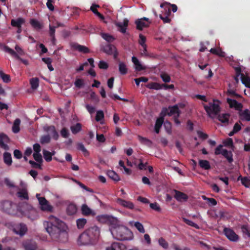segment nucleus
Here are the masks:
<instances>
[{
	"label": "nucleus",
	"instance_id": "15",
	"mask_svg": "<svg viewBox=\"0 0 250 250\" xmlns=\"http://www.w3.org/2000/svg\"><path fill=\"white\" fill-rule=\"evenodd\" d=\"M224 232L226 237L231 241L236 242L239 240V237L238 235L230 229L224 228Z\"/></svg>",
	"mask_w": 250,
	"mask_h": 250
},
{
	"label": "nucleus",
	"instance_id": "13",
	"mask_svg": "<svg viewBox=\"0 0 250 250\" xmlns=\"http://www.w3.org/2000/svg\"><path fill=\"white\" fill-rule=\"evenodd\" d=\"M78 242V243L81 245H87L94 244L84 231L79 236Z\"/></svg>",
	"mask_w": 250,
	"mask_h": 250
},
{
	"label": "nucleus",
	"instance_id": "63",
	"mask_svg": "<svg viewBox=\"0 0 250 250\" xmlns=\"http://www.w3.org/2000/svg\"><path fill=\"white\" fill-rule=\"evenodd\" d=\"M197 133L198 135V137L200 139L204 140L207 139L208 137V136L207 134H206L201 131H200V130H198L197 131Z\"/></svg>",
	"mask_w": 250,
	"mask_h": 250
},
{
	"label": "nucleus",
	"instance_id": "39",
	"mask_svg": "<svg viewBox=\"0 0 250 250\" xmlns=\"http://www.w3.org/2000/svg\"><path fill=\"white\" fill-rule=\"evenodd\" d=\"M119 70L122 75H125L127 73V68L125 64L123 62H120L119 64Z\"/></svg>",
	"mask_w": 250,
	"mask_h": 250
},
{
	"label": "nucleus",
	"instance_id": "62",
	"mask_svg": "<svg viewBox=\"0 0 250 250\" xmlns=\"http://www.w3.org/2000/svg\"><path fill=\"white\" fill-rule=\"evenodd\" d=\"M84 85L83 80L81 79H77L75 82L76 87L80 88Z\"/></svg>",
	"mask_w": 250,
	"mask_h": 250
},
{
	"label": "nucleus",
	"instance_id": "31",
	"mask_svg": "<svg viewBox=\"0 0 250 250\" xmlns=\"http://www.w3.org/2000/svg\"><path fill=\"white\" fill-rule=\"evenodd\" d=\"M132 61L134 64L135 69L137 71H140L145 69V68L143 67L142 65L141 64V63L140 62L138 59L136 57L134 56L132 57Z\"/></svg>",
	"mask_w": 250,
	"mask_h": 250
},
{
	"label": "nucleus",
	"instance_id": "12",
	"mask_svg": "<svg viewBox=\"0 0 250 250\" xmlns=\"http://www.w3.org/2000/svg\"><path fill=\"white\" fill-rule=\"evenodd\" d=\"M4 49L5 52H7L16 59L20 60L25 65H27L29 64V62L27 60L23 59L21 58L20 56L16 52V51H15L12 49L10 48L8 46H5L4 47Z\"/></svg>",
	"mask_w": 250,
	"mask_h": 250
},
{
	"label": "nucleus",
	"instance_id": "45",
	"mask_svg": "<svg viewBox=\"0 0 250 250\" xmlns=\"http://www.w3.org/2000/svg\"><path fill=\"white\" fill-rule=\"evenodd\" d=\"M39 80L38 78H33L30 81L31 88L36 89L39 86Z\"/></svg>",
	"mask_w": 250,
	"mask_h": 250
},
{
	"label": "nucleus",
	"instance_id": "25",
	"mask_svg": "<svg viewBox=\"0 0 250 250\" xmlns=\"http://www.w3.org/2000/svg\"><path fill=\"white\" fill-rule=\"evenodd\" d=\"M17 195L21 199H25L27 200L29 199L27 190L25 188L19 189L17 192Z\"/></svg>",
	"mask_w": 250,
	"mask_h": 250
},
{
	"label": "nucleus",
	"instance_id": "27",
	"mask_svg": "<svg viewBox=\"0 0 250 250\" xmlns=\"http://www.w3.org/2000/svg\"><path fill=\"white\" fill-rule=\"evenodd\" d=\"M163 86H166V84H160L155 82L150 83L146 85V87L150 89L159 90L163 88Z\"/></svg>",
	"mask_w": 250,
	"mask_h": 250
},
{
	"label": "nucleus",
	"instance_id": "23",
	"mask_svg": "<svg viewBox=\"0 0 250 250\" xmlns=\"http://www.w3.org/2000/svg\"><path fill=\"white\" fill-rule=\"evenodd\" d=\"M36 162L30 160L29 163L31 164V166L33 168H39L41 169V164L42 162V157H34Z\"/></svg>",
	"mask_w": 250,
	"mask_h": 250
},
{
	"label": "nucleus",
	"instance_id": "58",
	"mask_svg": "<svg viewBox=\"0 0 250 250\" xmlns=\"http://www.w3.org/2000/svg\"><path fill=\"white\" fill-rule=\"evenodd\" d=\"M241 182L243 185H244L246 187H250V178L248 177H244L241 178Z\"/></svg>",
	"mask_w": 250,
	"mask_h": 250
},
{
	"label": "nucleus",
	"instance_id": "64",
	"mask_svg": "<svg viewBox=\"0 0 250 250\" xmlns=\"http://www.w3.org/2000/svg\"><path fill=\"white\" fill-rule=\"evenodd\" d=\"M61 134L62 137L66 138L69 135L68 130L66 128L64 127L61 131Z\"/></svg>",
	"mask_w": 250,
	"mask_h": 250
},
{
	"label": "nucleus",
	"instance_id": "33",
	"mask_svg": "<svg viewBox=\"0 0 250 250\" xmlns=\"http://www.w3.org/2000/svg\"><path fill=\"white\" fill-rule=\"evenodd\" d=\"M209 52L221 57H224L225 56V53L220 48H212L210 49Z\"/></svg>",
	"mask_w": 250,
	"mask_h": 250
},
{
	"label": "nucleus",
	"instance_id": "22",
	"mask_svg": "<svg viewBox=\"0 0 250 250\" xmlns=\"http://www.w3.org/2000/svg\"><path fill=\"white\" fill-rule=\"evenodd\" d=\"M168 109L169 112V116H171L174 114H176V115H177V117L180 116L181 112L179 109L178 105L177 104H175L173 106H169Z\"/></svg>",
	"mask_w": 250,
	"mask_h": 250
},
{
	"label": "nucleus",
	"instance_id": "35",
	"mask_svg": "<svg viewBox=\"0 0 250 250\" xmlns=\"http://www.w3.org/2000/svg\"><path fill=\"white\" fill-rule=\"evenodd\" d=\"M107 175L110 178L115 181H119L120 180L119 175L113 170H108L107 172Z\"/></svg>",
	"mask_w": 250,
	"mask_h": 250
},
{
	"label": "nucleus",
	"instance_id": "56",
	"mask_svg": "<svg viewBox=\"0 0 250 250\" xmlns=\"http://www.w3.org/2000/svg\"><path fill=\"white\" fill-rule=\"evenodd\" d=\"M159 244L164 249H167L168 247V243L163 238H160L158 241Z\"/></svg>",
	"mask_w": 250,
	"mask_h": 250
},
{
	"label": "nucleus",
	"instance_id": "60",
	"mask_svg": "<svg viewBox=\"0 0 250 250\" xmlns=\"http://www.w3.org/2000/svg\"><path fill=\"white\" fill-rule=\"evenodd\" d=\"M98 66L100 69H106L108 68V64L104 61H100L98 64Z\"/></svg>",
	"mask_w": 250,
	"mask_h": 250
},
{
	"label": "nucleus",
	"instance_id": "2",
	"mask_svg": "<svg viewBox=\"0 0 250 250\" xmlns=\"http://www.w3.org/2000/svg\"><path fill=\"white\" fill-rule=\"evenodd\" d=\"M218 101L214 100L213 102H210L208 105L204 104L203 106L208 115L210 118L213 119L215 116H217L218 120L221 123L228 125L229 114L228 113L219 114L221 111V108L218 104L216 103Z\"/></svg>",
	"mask_w": 250,
	"mask_h": 250
},
{
	"label": "nucleus",
	"instance_id": "32",
	"mask_svg": "<svg viewBox=\"0 0 250 250\" xmlns=\"http://www.w3.org/2000/svg\"><path fill=\"white\" fill-rule=\"evenodd\" d=\"M66 211L68 214L72 215L77 212V208L75 205L70 204L68 206Z\"/></svg>",
	"mask_w": 250,
	"mask_h": 250
},
{
	"label": "nucleus",
	"instance_id": "18",
	"mask_svg": "<svg viewBox=\"0 0 250 250\" xmlns=\"http://www.w3.org/2000/svg\"><path fill=\"white\" fill-rule=\"evenodd\" d=\"M227 102L230 108H234L235 109L239 111L242 110L243 104L241 103H238L236 100L228 98L227 99Z\"/></svg>",
	"mask_w": 250,
	"mask_h": 250
},
{
	"label": "nucleus",
	"instance_id": "54",
	"mask_svg": "<svg viewBox=\"0 0 250 250\" xmlns=\"http://www.w3.org/2000/svg\"><path fill=\"white\" fill-rule=\"evenodd\" d=\"M147 162H143L142 160H140V163L138 165V167L140 170H146L147 168Z\"/></svg>",
	"mask_w": 250,
	"mask_h": 250
},
{
	"label": "nucleus",
	"instance_id": "9",
	"mask_svg": "<svg viewBox=\"0 0 250 250\" xmlns=\"http://www.w3.org/2000/svg\"><path fill=\"white\" fill-rule=\"evenodd\" d=\"M27 230L28 229L26 225L21 223L15 225L13 228V231L15 233L21 236L24 235L26 233Z\"/></svg>",
	"mask_w": 250,
	"mask_h": 250
},
{
	"label": "nucleus",
	"instance_id": "5",
	"mask_svg": "<svg viewBox=\"0 0 250 250\" xmlns=\"http://www.w3.org/2000/svg\"><path fill=\"white\" fill-rule=\"evenodd\" d=\"M0 209L12 215H16L19 210L17 205L9 200H4L0 202Z\"/></svg>",
	"mask_w": 250,
	"mask_h": 250
},
{
	"label": "nucleus",
	"instance_id": "14",
	"mask_svg": "<svg viewBox=\"0 0 250 250\" xmlns=\"http://www.w3.org/2000/svg\"><path fill=\"white\" fill-rule=\"evenodd\" d=\"M103 51L108 55H113L115 59H116L118 55L116 48L113 44H108L105 45L103 48Z\"/></svg>",
	"mask_w": 250,
	"mask_h": 250
},
{
	"label": "nucleus",
	"instance_id": "24",
	"mask_svg": "<svg viewBox=\"0 0 250 250\" xmlns=\"http://www.w3.org/2000/svg\"><path fill=\"white\" fill-rule=\"evenodd\" d=\"M128 21L126 19L124 20L123 22H117L116 25L119 27V30L122 33L126 32V27L128 25Z\"/></svg>",
	"mask_w": 250,
	"mask_h": 250
},
{
	"label": "nucleus",
	"instance_id": "34",
	"mask_svg": "<svg viewBox=\"0 0 250 250\" xmlns=\"http://www.w3.org/2000/svg\"><path fill=\"white\" fill-rule=\"evenodd\" d=\"M21 124V120L20 119H16L13 123L12 126V131L15 133H17L20 131V125Z\"/></svg>",
	"mask_w": 250,
	"mask_h": 250
},
{
	"label": "nucleus",
	"instance_id": "30",
	"mask_svg": "<svg viewBox=\"0 0 250 250\" xmlns=\"http://www.w3.org/2000/svg\"><path fill=\"white\" fill-rule=\"evenodd\" d=\"M241 119L247 121H250V111L246 109L239 114Z\"/></svg>",
	"mask_w": 250,
	"mask_h": 250
},
{
	"label": "nucleus",
	"instance_id": "20",
	"mask_svg": "<svg viewBox=\"0 0 250 250\" xmlns=\"http://www.w3.org/2000/svg\"><path fill=\"white\" fill-rule=\"evenodd\" d=\"M9 140V138L5 134H0V147L1 148L4 150H8L9 146L7 145L4 144V142H7Z\"/></svg>",
	"mask_w": 250,
	"mask_h": 250
},
{
	"label": "nucleus",
	"instance_id": "49",
	"mask_svg": "<svg viewBox=\"0 0 250 250\" xmlns=\"http://www.w3.org/2000/svg\"><path fill=\"white\" fill-rule=\"evenodd\" d=\"M77 149L79 150L82 151L83 152L84 155L86 156L89 155L87 150L85 148L84 145L83 144L79 143L77 145Z\"/></svg>",
	"mask_w": 250,
	"mask_h": 250
},
{
	"label": "nucleus",
	"instance_id": "19",
	"mask_svg": "<svg viewBox=\"0 0 250 250\" xmlns=\"http://www.w3.org/2000/svg\"><path fill=\"white\" fill-rule=\"evenodd\" d=\"M119 223V221L116 218L112 216H109L107 224L111 227L110 229L111 233L112 230H113L114 229H115L116 228H118L120 226Z\"/></svg>",
	"mask_w": 250,
	"mask_h": 250
},
{
	"label": "nucleus",
	"instance_id": "41",
	"mask_svg": "<svg viewBox=\"0 0 250 250\" xmlns=\"http://www.w3.org/2000/svg\"><path fill=\"white\" fill-rule=\"evenodd\" d=\"M70 129L72 133L76 134L81 130L82 125L80 123H77L75 125H72Z\"/></svg>",
	"mask_w": 250,
	"mask_h": 250
},
{
	"label": "nucleus",
	"instance_id": "1",
	"mask_svg": "<svg viewBox=\"0 0 250 250\" xmlns=\"http://www.w3.org/2000/svg\"><path fill=\"white\" fill-rule=\"evenodd\" d=\"M48 221L44 223L45 228L51 239L60 242H65L68 239L66 224L53 215L48 217Z\"/></svg>",
	"mask_w": 250,
	"mask_h": 250
},
{
	"label": "nucleus",
	"instance_id": "55",
	"mask_svg": "<svg viewBox=\"0 0 250 250\" xmlns=\"http://www.w3.org/2000/svg\"><path fill=\"white\" fill-rule=\"evenodd\" d=\"M202 198L204 200H207L208 203L211 206H215L217 204L216 201L213 198H208L204 195L202 196Z\"/></svg>",
	"mask_w": 250,
	"mask_h": 250
},
{
	"label": "nucleus",
	"instance_id": "50",
	"mask_svg": "<svg viewBox=\"0 0 250 250\" xmlns=\"http://www.w3.org/2000/svg\"><path fill=\"white\" fill-rule=\"evenodd\" d=\"M104 118V113L102 110H98L97 112L95 120L97 122H99Z\"/></svg>",
	"mask_w": 250,
	"mask_h": 250
},
{
	"label": "nucleus",
	"instance_id": "52",
	"mask_svg": "<svg viewBox=\"0 0 250 250\" xmlns=\"http://www.w3.org/2000/svg\"><path fill=\"white\" fill-rule=\"evenodd\" d=\"M50 141V137L49 135H43L40 139V142L42 144H47Z\"/></svg>",
	"mask_w": 250,
	"mask_h": 250
},
{
	"label": "nucleus",
	"instance_id": "38",
	"mask_svg": "<svg viewBox=\"0 0 250 250\" xmlns=\"http://www.w3.org/2000/svg\"><path fill=\"white\" fill-rule=\"evenodd\" d=\"M34 153L32 156H42L40 153L41 150V146L39 144H35L33 145Z\"/></svg>",
	"mask_w": 250,
	"mask_h": 250
},
{
	"label": "nucleus",
	"instance_id": "3",
	"mask_svg": "<svg viewBox=\"0 0 250 250\" xmlns=\"http://www.w3.org/2000/svg\"><path fill=\"white\" fill-rule=\"evenodd\" d=\"M112 234L116 239L121 240H130L133 238L132 232L126 227L120 225L112 230Z\"/></svg>",
	"mask_w": 250,
	"mask_h": 250
},
{
	"label": "nucleus",
	"instance_id": "43",
	"mask_svg": "<svg viewBox=\"0 0 250 250\" xmlns=\"http://www.w3.org/2000/svg\"><path fill=\"white\" fill-rule=\"evenodd\" d=\"M77 226L79 229H83L86 224L87 220L84 218H80L77 220Z\"/></svg>",
	"mask_w": 250,
	"mask_h": 250
},
{
	"label": "nucleus",
	"instance_id": "47",
	"mask_svg": "<svg viewBox=\"0 0 250 250\" xmlns=\"http://www.w3.org/2000/svg\"><path fill=\"white\" fill-rule=\"evenodd\" d=\"M109 215H105L98 216L97 217V220L98 221H99L100 222H101L102 223L107 224V222H108V218H109Z\"/></svg>",
	"mask_w": 250,
	"mask_h": 250
},
{
	"label": "nucleus",
	"instance_id": "21",
	"mask_svg": "<svg viewBox=\"0 0 250 250\" xmlns=\"http://www.w3.org/2000/svg\"><path fill=\"white\" fill-rule=\"evenodd\" d=\"M82 213L85 216H94L96 213L95 212L90 208L87 205L83 204L81 207Z\"/></svg>",
	"mask_w": 250,
	"mask_h": 250
},
{
	"label": "nucleus",
	"instance_id": "6",
	"mask_svg": "<svg viewBox=\"0 0 250 250\" xmlns=\"http://www.w3.org/2000/svg\"><path fill=\"white\" fill-rule=\"evenodd\" d=\"M19 210L22 214L28 216L29 218L34 219L36 215L37 212L32 206L26 202H20L17 205Z\"/></svg>",
	"mask_w": 250,
	"mask_h": 250
},
{
	"label": "nucleus",
	"instance_id": "4",
	"mask_svg": "<svg viewBox=\"0 0 250 250\" xmlns=\"http://www.w3.org/2000/svg\"><path fill=\"white\" fill-rule=\"evenodd\" d=\"M223 145H219L215 149V154H222L223 156H232L231 150L228 151L226 149L223 148V146L228 147L231 150L233 149L234 146L232 138H228L223 142Z\"/></svg>",
	"mask_w": 250,
	"mask_h": 250
},
{
	"label": "nucleus",
	"instance_id": "36",
	"mask_svg": "<svg viewBox=\"0 0 250 250\" xmlns=\"http://www.w3.org/2000/svg\"><path fill=\"white\" fill-rule=\"evenodd\" d=\"M241 81L246 87L250 88V78L248 76H246L244 74H241Z\"/></svg>",
	"mask_w": 250,
	"mask_h": 250
},
{
	"label": "nucleus",
	"instance_id": "8",
	"mask_svg": "<svg viewBox=\"0 0 250 250\" xmlns=\"http://www.w3.org/2000/svg\"><path fill=\"white\" fill-rule=\"evenodd\" d=\"M84 232L94 243L96 242L100 237V230L97 226L91 227L86 229Z\"/></svg>",
	"mask_w": 250,
	"mask_h": 250
},
{
	"label": "nucleus",
	"instance_id": "61",
	"mask_svg": "<svg viewBox=\"0 0 250 250\" xmlns=\"http://www.w3.org/2000/svg\"><path fill=\"white\" fill-rule=\"evenodd\" d=\"M150 208L152 209L160 212L161 211V208L159 204L157 203H151L149 205Z\"/></svg>",
	"mask_w": 250,
	"mask_h": 250
},
{
	"label": "nucleus",
	"instance_id": "44",
	"mask_svg": "<svg viewBox=\"0 0 250 250\" xmlns=\"http://www.w3.org/2000/svg\"><path fill=\"white\" fill-rule=\"evenodd\" d=\"M31 25L34 28L37 29H41L42 28V24L37 20L35 19H32L30 21Z\"/></svg>",
	"mask_w": 250,
	"mask_h": 250
},
{
	"label": "nucleus",
	"instance_id": "7",
	"mask_svg": "<svg viewBox=\"0 0 250 250\" xmlns=\"http://www.w3.org/2000/svg\"><path fill=\"white\" fill-rule=\"evenodd\" d=\"M160 7L163 8L164 10L162 11V14L159 15L160 18L163 21L164 23H169L171 21L170 19L169 18L171 14V9L169 8L168 2H165L161 3Z\"/></svg>",
	"mask_w": 250,
	"mask_h": 250
},
{
	"label": "nucleus",
	"instance_id": "57",
	"mask_svg": "<svg viewBox=\"0 0 250 250\" xmlns=\"http://www.w3.org/2000/svg\"><path fill=\"white\" fill-rule=\"evenodd\" d=\"M183 220H184V222L185 223H186L187 224H188V225L193 227L197 229H199V227L198 226V225H197L196 224L194 223L192 221H191L188 219H187L186 218H183Z\"/></svg>",
	"mask_w": 250,
	"mask_h": 250
},
{
	"label": "nucleus",
	"instance_id": "40",
	"mask_svg": "<svg viewBox=\"0 0 250 250\" xmlns=\"http://www.w3.org/2000/svg\"><path fill=\"white\" fill-rule=\"evenodd\" d=\"M199 165L202 168L208 170L210 168L209 162L207 160H201L199 162Z\"/></svg>",
	"mask_w": 250,
	"mask_h": 250
},
{
	"label": "nucleus",
	"instance_id": "51",
	"mask_svg": "<svg viewBox=\"0 0 250 250\" xmlns=\"http://www.w3.org/2000/svg\"><path fill=\"white\" fill-rule=\"evenodd\" d=\"M134 226L136 227V228L138 229V230L141 232V233H145V229L143 226V225L139 222H136L134 223Z\"/></svg>",
	"mask_w": 250,
	"mask_h": 250
},
{
	"label": "nucleus",
	"instance_id": "53",
	"mask_svg": "<svg viewBox=\"0 0 250 250\" xmlns=\"http://www.w3.org/2000/svg\"><path fill=\"white\" fill-rule=\"evenodd\" d=\"M160 77L163 81L165 83H169L171 80L169 75L166 73H161Z\"/></svg>",
	"mask_w": 250,
	"mask_h": 250
},
{
	"label": "nucleus",
	"instance_id": "37",
	"mask_svg": "<svg viewBox=\"0 0 250 250\" xmlns=\"http://www.w3.org/2000/svg\"><path fill=\"white\" fill-rule=\"evenodd\" d=\"M47 131H50L51 135L54 139L57 140L59 138V134L55 129L54 126H48Z\"/></svg>",
	"mask_w": 250,
	"mask_h": 250
},
{
	"label": "nucleus",
	"instance_id": "59",
	"mask_svg": "<svg viewBox=\"0 0 250 250\" xmlns=\"http://www.w3.org/2000/svg\"><path fill=\"white\" fill-rule=\"evenodd\" d=\"M164 122V119L163 117H159L156 121L155 127L157 128H161L163 123Z\"/></svg>",
	"mask_w": 250,
	"mask_h": 250
},
{
	"label": "nucleus",
	"instance_id": "16",
	"mask_svg": "<svg viewBox=\"0 0 250 250\" xmlns=\"http://www.w3.org/2000/svg\"><path fill=\"white\" fill-rule=\"evenodd\" d=\"M150 23V22L149 21V19L146 17L138 19L135 21L136 28L139 30H143L144 27H148Z\"/></svg>",
	"mask_w": 250,
	"mask_h": 250
},
{
	"label": "nucleus",
	"instance_id": "48",
	"mask_svg": "<svg viewBox=\"0 0 250 250\" xmlns=\"http://www.w3.org/2000/svg\"><path fill=\"white\" fill-rule=\"evenodd\" d=\"M102 37L104 40L109 42H112L115 40V38L112 36L106 33H102Z\"/></svg>",
	"mask_w": 250,
	"mask_h": 250
},
{
	"label": "nucleus",
	"instance_id": "26",
	"mask_svg": "<svg viewBox=\"0 0 250 250\" xmlns=\"http://www.w3.org/2000/svg\"><path fill=\"white\" fill-rule=\"evenodd\" d=\"M24 22L25 20L23 18H18L16 20L12 19L11 21V24L13 27H21Z\"/></svg>",
	"mask_w": 250,
	"mask_h": 250
},
{
	"label": "nucleus",
	"instance_id": "11",
	"mask_svg": "<svg viewBox=\"0 0 250 250\" xmlns=\"http://www.w3.org/2000/svg\"><path fill=\"white\" fill-rule=\"evenodd\" d=\"M22 247L24 250H38L37 243L32 240H26L22 242Z\"/></svg>",
	"mask_w": 250,
	"mask_h": 250
},
{
	"label": "nucleus",
	"instance_id": "10",
	"mask_svg": "<svg viewBox=\"0 0 250 250\" xmlns=\"http://www.w3.org/2000/svg\"><path fill=\"white\" fill-rule=\"evenodd\" d=\"M39 194H37L36 196L39 200L41 209L45 211H52V206L49 204L48 202L44 197H39Z\"/></svg>",
	"mask_w": 250,
	"mask_h": 250
},
{
	"label": "nucleus",
	"instance_id": "46",
	"mask_svg": "<svg viewBox=\"0 0 250 250\" xmlns=\"http://www.w3.org/2000/svg\"><path fill=\"white\" fill-rule=\"evenodd\" d=\"M0 77L4 83H8L10 81V76L4 73L2 71H0Z\"/></svg>",
	"mask_w": 250,
	"mask_h": 250
},
{
	"label": "nucleus",
	"instance_id": "29",
	"mask_svg": "<svg viewBox=\"0 0 250 250\" xmlns=\"http://www.w3.org/2000/svg\"><path fill=\"white\" fill-rule=\"evenodd\" d=\"M174 197L179 201H186L188 198L186 194L176 190H175Z\"/></svg>",
	"mask_w": 250,
	"mask_h": 250
},
{
	"label": "nucleus",
	"instance_id": "17",
	"mask_svg": "<svg viewBox=\"0 0 250 250\" xmlns=\"http://www.w3.org/2000/svg\"><path fill=\"white\" fill-rule=\"evenodd\" d=\"M71 48L81 53L87 54L90 53V49L86 46L80 45L77 42H72L70 44Z\"/></svg>",
	"mask_w": 250,
	"mask_h": 250
},
{
	"label": "nucleus",
	"instance_id": "42",
	"mask_svg": "<svg viewBox=\"0 0 250 250\" xmlns=\"http://www.w3.org/2000/svg\"><path fill=\"white\" fill-rule=\"evenodd\" d=\"M123 246V245L119 243H113L110 247L106 248V250H119Z\"/></svg>",
	"mask_w": 250,
	"mask_h": 250
},
{
	"label": "nucleus",
	"instance_id": "28",
	"mask_svg": "<svg viewBox=\"0 0 250 250\" xmlns=\"http://www.w3.org/2000/svg\"><path fill=\"white\" fill-rule=\"evenodd\" d=\"M118 203L121 206L129 209H132L134 208L133 204L130 201L119 199L118 200Z\"/></svg>",
	"mask_w": 250,
	"mask_h": 250
}]
</instances>
